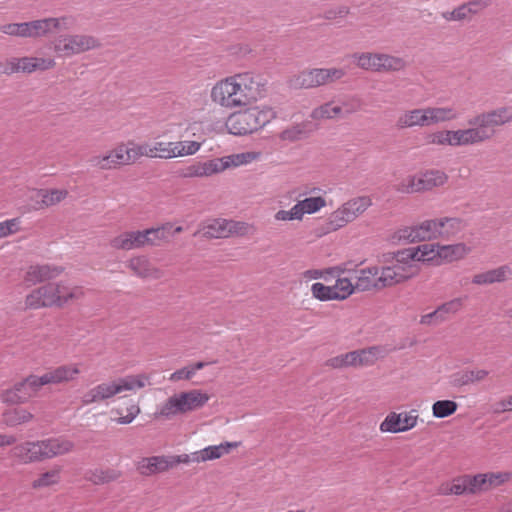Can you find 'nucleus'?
<instances>
[{"label":"nucleus","mask_w":512,"mask_h":512,"mask_svg":"<svg viewBox=\"0 0 512 512\" xmlns=\"http://www.w3.org/2000/svg\"><path fill=\"white\" fill-rule=\"evenodd\" d=\"M275 117L276 113L271 108L260 110L252 107L231 114L226 121V127L233 135H247L258 131Z\"/></svg>","instance_id":"obj_1"},{"label":"nucleus","mask_w":512,"mask_h":512,"mask_svg":"<svg viewBox=\"0 0 512 512\" xmlns=\"http://www.w3.org/2000/svg\"><path fill=\"white\" fill-rule=\"evenodd\" d=\"M147 384H149V377L145 374L129 375L116 381L101 383L83 395L82 403L89 405L94 402H101L122 391L141 389Z\"/></svg>","instance_id":"obj_2"},{"label":"nucleus","mask_w":512,"mask_h":512,"mask_svg":"<svg viewBox=\"0 0 512 512\" xmlns=\"http://www.w3.org/2000/svg\"><path fill=\"white\" fill-rule=\"evenodd\" d=\"M345 74L342 68L335 67L305 69L289 77L287 85L295 90L312 89L336 82L342 79Z\"/></svg>","instance_id":"obj_3"},{"label":"nucleus","mask_w":512,"mask_h":512,"mask_svg":"<svg viewBox=\"0 0 512 512\" xmlns=\"http://www.w3.org/2000/svg\"><path fill=\"white\" fill-rule=\"evenodd\" d=\"M352 58L359 68L377 73L399 72L407 67L402 57L386 53L357 52Z\"/></svg>","instance_id":"obj_4"},{"label":"nucleus","mask_w":512,"mask_h":512,"mask_svg":"<svg viewBox=\"0 0 512 512\" xmlns=\"http://www.w3.org/2000/svg\"><path fill=\"white\" fill-rule=\"evenodd\" d=\"M211 98L215 103L227 108L246 106L252 103L250 97L246 96L240 81L231 79V77L218 82L212 88Z\"/></svg>","instance_id":"obj_5"},{"label":"nucleus","mask_w":512,"mask_h":512,"mask_svg":"<svg viewBox=\"0 0 512 512\" xmlns=\"http://www.w3.org/2000/svg\"><path fill=\"white\" fill-rule=\"evenodd\" d=\"M100 47L99 39L88 34H62L53 41V50L61 57H72Z\"/></svg>","instance_id":"obj_6"},{"label":"nucleus","mask_w":512,"mask_h":512,"mask_svg":"<svg viewBox=\"0 0 512 512\" xmlns=\"http://www.w3.org/2000/svg\"><path fill=\"white\" fill-rule=\"evenodd\" d=\"M371 205L372 200L368 196L353 198L331 214L329 225L333 230L341 228L363 214Z\"/></svg>","instance_id":"obj_7"},{"label":"nucleus","mask_w":512,"mask_h":512,"mask_svg":"<svg viewBox=\"0 0 512 512\" xmlns=\"http://www.w3.org/2000/svg\"><path fill=\"white\" fill-rule=\"evenodd\" d=\"M231 79L240 81L246 96H249L252 102L265 97L267 94L268 80L261 74L245 72L231 76Z\"/></svg>","instance_id":"obj_8"},{"label":"nucleus","mask_w":512,"mask_h":512,"mask_svg":"<svg viewBox=\"0 0 512 512\" xmlns=\"http://www.w3.org/2000/svg\"><path fill=\"white\" fill-rule=\"evenodd\" d=\"M417 420L416 410H411L409 413L390 412L380 424V430L390 433L405 432L414 428Z\"/></svg>","instance_id":"obj_9"},{"label":"nucleus","mask_w":512,"mask_h":512,"mask_svg":"<svg viewBox=\"0 0 512 512\" xmlns=\"http://www.w3.org/2000/svg\"><path fill=\"white\" fill-rule=\"evenodd\" d=\"M59 304V296H56L55 283L43 285L26 296L25 305L29 309L53 307Z\"/></svg>","instance_id":"obj_10"},{"label":"nucleus","mask_w":512,"mask_h":512,"mask_svg":"<svg viewBox=\"0 0 512 512\" xmlns=\"http://www.w3.org/2000/svg\"><path fill=\"white\" fill-rule=\"evenodd\" d=\"M130 156L128 147L125 144L118 145L115 149L104 156H93L89 162L92 166L102 170H109L120 165L129 164Z\"/></svg>","instance_id":"obj_11"},{"label":"nucleus","mask_w":512,"mask_h":512,"mask_svg":"<svg viewBox=\"0 0 512 512\" xmlns=\"http://www.w3.org/2000/svg\"><path fill=\"white\" fill-rule=\"evenodd\" d=\"M12 453L15 458L25 464L47 459L43 440L27 441L16 445Z\"/></svg>","instance_id":"obj_12"},{"label":"nucleus","mask_w":512,"mask_h":512,"mask_svg":"<svg viewBox=\"0 0 512 512\" xmlns=\"http://www.w3.org/2000/svg\"><path fill=\"white\" fill-rule=\"evenodd\" d=\"M64 271L63 267L56 265H32L25 274V282L35 285L58 277Z\"/></svg>","instance_id":"obj_13"},{"label":"nucleus","mask_w":512,"mask_h":512,"mask_svg":"<svg viewBox=\"0 0 512 512\" xmlns=\"http://www.w3.org/2000/svg\"><path fill=\"white\" fill-rule=\"evenodd\" d=\"M468 125L472 127L473 132L480 143L491 139L495 134L496 126L486 112L470 118L468 120Z\"/></svg>","instance_id":"obj_14"},{"label":"nucleus","mask_w":512,"mask_h":512,"mask_svg":"<svg viewBox=\"0 0 512 512\" xmlns=\"http://www.w3.org/2000/svg\"><path fill=\"white\" fill-rule=\"evenodd\" d=\"M143 231L124 232L110 241V245L115 249L132 250L142 248L147 245Z\"/></svg>","instance_id":"obj_15"},{"label":"nucleus","mask_w":512,"mask_h":512,"mask_svg":"<svg viewBox=\"0 0 512 512\" xmlns=\"http://www.w3.org/2000/svg\"><path fill=\"white\" fill-rule=\"evenodd\" d=\"M396 126L398 129L412 128L415 126H430L428 108H417L405 111L398 117Z\"/></svg>","instance_id":"obj_16"},{"label":"nucleus","mask_w":512,"mask_h":512,"mask_svg":"<svg viewBox=\"0 0 512 512\" xmlns=\"http://www.w3.org/2000/svg\"><path fill=\"white\" fill-rule=\"evenodd\" d=\"M225 170V165L220 159H212L206 162H198L186 167L182 176L186 178L211 176Z\"/></svg>","instance_id":"obj_17"},{"label":"nucleus","mask_w":512,"mask_h":512,"mask_svg":"<svg viewBox=\"0 0 512 512\" xmlns=\"http://www.w3.org/2000/svg\"><path fill=\"white\" fill-rule=\"evenodd\" d=\"M129 269L142 279H159L163 276V272L153 266L145 256L133 257L128 261Z\"/></svg>","instance_id":"obj_18"},{"label":"nucleus","mask_w":512,"mask_h":512,"mask_svg":"<svg viewBox=\"0 0 512 512\" xmlns=\"http://www.w3.org/2000/svg\"><path fill=\"white\" fill-rule=\"evenodd\" d=\"M201 235L205 239L227 238V219H211L201 223L194 236Z\"/></svg>","instance_id":"obj_19"},{"label":"nucleus","mask_w":512,"mask_h":512,"mask_svg":"<svg viewBox=\"0 0 512 512\" xmlns=\"http://www.w3.org/2000/svg\"><path fill=\"white\" fill-rule=\"evenodd\" d=\"M184 413L201 409L210 399V396L199 389H193L178 394Z\"/></svg>","instance_id":"obj_20"},{"label":"nucleus","mask_w":512,"mask_h":512,"mask_svg":"<svg viewBox=\"0 0 512 512\" xmlns=\"http://www.w3.org/2000/svg\"><path fill=\"white\" fill-rule=\"evenodd\" d=\"M314 130L315 126L312 122L303 121L287 127L279 134V137L283 141L295 142L309 137Z\"/></svg>","instance_id":"obj_21"},{"label":"nucleus","mask_w":512,"mask_h":512,"mask_svg":"<svg viewBox=\"0 0 512 512\" xmlns=\"http://www.w3.org/2000/svg\"><path fill=\"white\" fill-rule=\"evenodd\" d=\"M20 72L33 73L35 71H46L55 67L56 62L52 58L21 57L19 58Z\"/></svg>","instance_id":"obj_22"},{"label":"nucleus","mask_w":512,"mask_h":512,"mask_svg":"<svg viewBox=\"0 0 512 512\" xmlns=\"http://www.w3.org/2000/svg\"><path fill=\"white\" fill-rule=\"evenodd\" d=\"M511 275V269L507 265L474 275L472 282L477 285L504 282Z\"/></svg>","instance_id":"obj_23"},{"label":"nucleus","mask_w":512,"mask_h":512,"mask_svg":"<svg viewBox=\"0 0 512 512\" xmlns=\"http://www.w3.org/2000/svg\"><path fill=\"white\" fill-rule=\"evenodd\" d=\"M169 468L168 457L165 456L143 458L138 465L140 474L145 476L160 473L168 470Z\"/></svg>","instance_id":"obj_24"},{"label":"nucleus","mask_w":512,"mask_h":512,"mask_svg":"<svg viewBox=\"0 0 512 512\" xmlns=\"http://www.w3.org/2000/svg\"><path fill=\"white\" fill-rule=\"evenodd\" d=\"M471 248L464 243H457L451 245H437V257L444 259L448 262H453L464 258L469 254Z\"/></svg>","instance_id":"obj_25"},{"label":"nucleus","mask_w":512,"mask_h":512,"mask_svg":"<svg viewBox=\"0 0 512 512\" xmlns=\"http://www.w3.org/2000/svg\"><path fill=\"white\" fill-rule=\"evenodd\" d=\"M439 237L450 239L460 233L465 227L466 222L461 218L444 217L438 219Z\"/></svg>","instance_id":"obj_26"},{"label":"nucleus","mask_w":512,"mask_h":512,"mask_svg":"<svg viewBox=\"0 0 512 512\" xmlns=\"http://www.w3.org/2000/svg\"><path fill=\"white\" fill-rule=\"evenodd\" d=\"M378 274L379 270L377 267H369L360 270L355 283L356 290L368 291L371 289H380V287H378Z\"/></svg>","instance_id":"obj_27"},{"label":"nucleus","mask_w":512,"mask_h":512,"mask_svg":"<svg viewBox=\"0 0 512 512\" xmlns=\"http://www.w3.org/2000/svg\"><path fill=\"white\" fill-rule=\"evenodd\" d=\"M43 442L47 458L69 453L74 448L72 441L62 438H50L43 440Z\"/></svg>","instance_id":"obj_28"},{"label":"nucleus","mask_w":512,"mask_h":512,"mask_svg":"<svg viewBox=\"0 0 512 512\" xmlns=\"http://www.w3.org/2000/svg\"><path fill=\"white\" fill-rule=\"evenodd\" d=\"M487 375L488 371L483 369L461 371L452 375L451 384L454 387H462L482 381Z\"/></svg>","instance_id":"obj_29"},{"label":"nucleus","mask_w":512,"mask_h":512,"mask_svg":"<svg viewBox=\"0 0 512 512\" xmlns=\"http://www.w3.org/2000/svg\"><path fill=\"white\" fill-rule=\"evenodd\" d=\"M25 38H42L51 33L48 18L24 22Z\"/></svg>","instance_id":"obj_30"},{"label":"nucleus","mask_w":512,"mask_h":512,"mask_svg":"<svg viewBox=\"0 0 512 512\" xmlns=\"http://www.w3.org/2000/svg\"><path fill=\"white\" fill-rule=\"evenodd\" d=\"M178 414H185L179 395L175 394L167 399V401L154 414L155 418L171 419Z\"/></svg>","instance_id":"obj_31"},{"label":"nucleus","mask_w":512,"mask_h":512,"mask_svg":"<svg viewBox=\"0 0 512 512\" xmlns=\"http://www.w3.org/2000/svg\"><path fill=\"white\" fill-rule=\"evenodd\" d=\"M2 416L4 423L9 427L28 423L33 419V414L23 408L8 409Z\"/></svg>","instance_id":"obj_32"},{"label":"nucleus","mask_w":512,"mask_h":512,"mask_svg":"<svg viewBox=\"0 0 512 512\" xmlns=\"http://www.w3.org/2000/svg\"><path fill=\"white\" fill-rule=\"evenodd\" d=\"M55 292L56 296H59V304H57V307H62L69 301L79 299L83 296V290L81 287H69L64 285L62 282L55 283Z\"/></svg>","instance_id":"obj_33"},{"label":"nucleus","mask_w":512,"mask_h":512,"mask_svg":"<svg viewBox=\"0 0 512 512\" xmlns=\"http://www.w3.org/2000/svg\"><path fill=\"white\" fill-rule=\"evenodd\" d=\"M450 146H467L480 143L470 126L467 129L449 130Z\"/></svg>","instance_id":"obj_34"},{"label":"nucleus","mask_w":512,"mask_h":512,"mask_svg":"<svg viewBox=\"0 0 512 512\" xmlns=\"http://www.w3.org/2000/svg\"><path fill=\"white\" fill-rule=\"evenodd\" d=\"M419 179L420 185L423 186V191H427L443 185L447 181V175L439 170H430L420 174Z\"/></svg>","instance_id":"obj_35"},{"label":"nucleus","mask_w":512,"mask_h":512,"mask_svg":"<svg viewBox=\"0 0 512 512\" xmlns=\"http://www.w3.org/2000/svg\"><path fill=\"white\" fill-rule=\"evenodd\" d=\"M78 373L79 370L76 367L60 366L52 371L46 372L45 375H47L46 381H48L49 384H56L72 380Z\"/></svg>","instance_id":"obj_36"},{"label":"nucleus","mask_w":512,"mask_h":512,"mask_svg":"<svg viewBox=\"0 0 512 512\" xmlns=\"http://www.w3.org/2000/svg\"><path fill=\"white\" fill-rule=\"evenodd\" d=\"M342 112V106L333 105V102H327L315 108L311 112V118L315 120L342 118Z\"/></svg>","instance_id":"obj_37"},{"label":"nucleus","mask_w":512,"mask_h":512,"mask_svg":"<svg viewBox=\"0 0 512 512\" xmlns=\"http://www.w3.org/2000/svg\"><path fill=\"white\" fill-rule=\"evenodd\" d=\"M181 146L180 143L175 142H154L150 144L153 158L170 159L176 157V151Z\"/></svg>","instance_id":"obj_38"},{"label":"nucleus","mask_w":512,"mask_h":512,"mask_svg":"<svg viewBox=\"0 0 512 512\" xmlns=\"http://www.w3.org/2000/svg\"><path fill=\"white\" fill-rule=\"evenodd\" d=\"M417 231L416 238L420 241H426L439 237L438 219L425 220L419 225H415Z\"/></svg>","instance_id":"obj_39"},{"label":"nucleus","mask_w":512,"mask_h":512,"mask_svg":"<svg viewBox=\"0 0 512 512\" xmlns=\"http://www.w3.org/2000/svg\"><path fill=\"white\" fill-rule=\"evenodd\" d=\"M404 281L405 276L397 273L393 266H386L381 269V274L378 276V287L380 289L391 287Z\"/></svg>","instance_id":"obj_40"},{"label":"nucleus","mask_w":512,"mask_h":512,"mask_svg":"<svg viewBox=\"0 0 512 512\" xmlns=\"http://www.w3.org/2000/svg\"><path fill=\"white\" fill-rule=\"evenodd\" d=\"M120 476L121 472L115 469H95L89 472L87 479L95 485H101L116 481Z\"/></svg>","instance_id":"obj_41"},{"label":"nucleus","mask_w":512,"mask_h":512,"mask_svg":"<svg viewBox=\"0 0 512 512\" xmlns=\"http://www.w3.org/2000/svg\"><path fill=\"white\" fill-rule=\"evenodd\" d=\"M429 113L430 125L454 120L458 114L450 107H427Z\"/></svg>","instance_id":"obj_42"},{"label":"nucleus","mask_w":512,"mask_h":512,"mask_svg":"<svg viewBox=\"0 0 512 512\" xmlns=\"http://www.w3.org/2000/svg\"><path fill=\"white\" fill-rule=\"evenodd\" d=\"M172 225L167 223L161 227L149 228L144 230L145 238H147V245H157L159 241L167 240L169 238L170 230Z\"/></svg>","instance_id":"obj_43"},{"label":"nucleus","mask_w":512,"mask_h":512,"mask_svg":"<svg viewBox=\"0 0 512 512\" xmlns=\"http://www.w3.org/2000/svg\"><path fill=\"white\" fill-rule=\"evenodd\" d=\"M384 257L386 262L395 260L396 262L402 264L417 265L415 263L417 262V251H414V248H407L396 252L387 253L384 255Z\"/></svg>","instance_id":"obj_44"},{"label":"nucleus","mask_w":512,"mask_h":512,"mask_svg":"<svg viewBox=\"0 0 512 512\" xmlns=\"http://www.w3.org/2000/svg\"><path fill=\"white\" fill-rule=\"evenodd\" d=\"M357 357L358 354L354 353V351H351L328 359L325 365L334 369L356 367Z\"/></svg>","instance_id":"obj_45"},{"label":"nucleus","mask_w":512,"mask_h":512,"mask_svg":"<svg viewBox=\"0 0 512 512\" xmlns=\"http://www.w3.org/2000/svg\"><path fill=\"white\" fill-rule=\"evenodd\" d=\"M458 404L452 400H438L432 405V413L436 418H445L457 411Z\"/></svg>","instance_id":"obj_46"},{"label":"nucleus","mask_w":512,"mask_h":512,"mask_svg":"<svg viewBox=\"0 0 512 512\" xmlns=\"http://www.w3.org/2000/svg\"><path fill=\"white\" fill-rule=\"evenodd\" d=\"M68 192L66 190L52 189L45 190L41 189L38 191V196L41 197V203L43 206L49 207L61 202L66 198Z\"/></svg>","instance_id":"obj_47"},{"label":"nucleus","mask_w":512,"mask_h":512,"mask_svg":"<svg viewBox=\"0 0 512 512\" xmlns=\"http://www.w3.org/2000/svg\"><path fill=\"white\" fill-rule=\"evenodd\" d=\"M395 190L400 193L412 194L423 191L420 185L419 175L409 176L395 186Z\"/></svg>","instance_id":"obj_48"},{"label":"nucleus","mask_w":512,"mask_h":512,"mask_svg":"<svg viewBox=\"0 0 512 512\" xmlns=\"http://www.w3.org/2000/svg\"><path fill=\"white\" fill-rule=\"evenodd\" d=\"M486 113L490 116L496 127L512 122V107L503 106Z\"/></svg>","instance_id":"obj_49"},{"label":"nucleus","mask_w":512,"mask_h":512,"mask_svg":"<svg viewBox=\"0 0 512 512\" xmlns=\"http://www.w3.org/2000/svg\"><path fill=\"white\" fill-rule=\"evenodd\" d=\"M417 231L415 230V226L412 227H403L396 232H394L391 236V242L393 244H399V243H413V242H419V240L416 238Z\"/></svg>","instance_id":"obj_50"},{"label":"nucleus","mask_w":512,"mask_h":512,"mask_svg":"<svg viewBox=\"0 0 512 512\" xmlns=\"http://www.w3.org/2000/svg\"><path fill=\"white\" fill-rule=\"evenodd\" d=\"M338 297L335 300H344L356 289L348 278H338L335 285L331 286Z\"/></svg>","instance_id":"obj_51"},{"label":"nucleus","mask_w":512,"mask_h":512,"mask_svg":"<svg viewBox=\"0 0 512 512\" xmlns=\"http://www.w3.org/2000/svg\"><path fill=\"white\" fill-rule=\"evenodd\" d=\"M311 292L313 297L320 301L335 300V297H338L331 286H326L320 282L312 284Z\"/></svg>","instance_id":"obj_52"},{"label":"nucleus","mask_w":512,"mask_h":512,"mask_svg":"<svg viewBox=\"0 0 512 512\" xmlns=\"http://www.w3.org/2000/svg\"><path fill=\"white\" fill-rule=\"evenodd\" d=\"M256 155L254 153H240V154H233L229 155L223 158H219L221 160V163L225 165V169L231 167V166H239L245 163L250 162L251 160L255 159Z\"/></svg>","instance_id":"obj_53"},{"label":"nucleus","mask_w":512,"mask_h":512,"mask_svg":"<svg viewBox=\"0 0 512 512\" xmlns=\"http://www.w3.org/2000/svg\"><path fill=\"white\" fill-rule=\"evenodd\" d=\"M463 306L462 298H454L448 302H445L437 307V310L441 317H443V322L448 319L449 315L456 314Z\"/></svg>","instance_id":"obj_54"},{"label":"nucleus","mask_w":512,"mask_h":512,"mask_svg":"<svg viewBox=\"0 0 512 512\" xmlns=\"http://www.w3.org/2000/svg\"><path fill=\"white\" fill-rule=\"evenodd\" d=\"M486 474L466 475L469 494L487 491Z\"/></svg>","instance_id":"obj_55"},{"label":"nucleus","mask_w":512,"mask_h":512,"mask_svg":"<svg viewBox=\"0 0 512 512\" xmlns=\"http://www.w3.org/2000/svg\"><path fill=\"white\" fill-rule=\"evenodd\" d=\"M60 471L58 469L50 470L43 473L38 479L34 480L32 487L37 489L41 487H48L59 482Z\"/></svg>","instance_id":"obj_56"},{"label":"nucleus","mask_w":512,"mask_h":512,"mask_svg":"<svg viewBox=\"0 0 512 512\" xmlns=\"http://www.w3.org/2000/svg\"><path fill=\"white\" fill-rule=\"evenodd\" d=\"M253 229L251 225L241 221L227 220V238L231 236H245Z\"/></svg>","instance_id":"obj_57"},{"label":"nucleus","mask_w":512,"mask_h":512,"mask_svg":"<svg viewBox=\"0 0 512 512\" xmlns=\"http://www.w3.org/2000/svg\"><path fill=\"white\" fill-rule=\"evenodd\" d=\"M129 151V164L134 163L136 160H138L142 156H147L153 158L152 150L150 148L149 143H143V144H134L132 143V147L128 148Z\"/></svg>","instance_id":"obj_58"},{"label":"nucleus","mask_w":512,"mask_h":512,"mask_svg":"<svg viewBox=\"0 0 512 512\" xmlns=\"http://www.w3.org/2000/svg\"><path fill=\"white\" fill-rule=\"evenodd\" d=\"M343 112L342 118H346L349 115L358 112L362 108V100L356 96L345 99L341 102Z\"/></svg>","instance_id":"obj_59"},{"label":"nucleus","mask_w":512,"mask_h":512,"mask_svg":"<svg viewBox=\"0 0 512 512\" xmlns=\"http://www.w3.org/2000/svg\"><path fill=\"white\" fill-rule=\"evenodd\" d=\"M436 250L437 245L435 244H423L414 248V251H417V262L433 260L437 256Z\"/></svg>","instance_id":"obj_60"},{"label":"nucleus","mask_w":512,"mask_h":512,"mask_svg":"<svg viewBox=\"0 0 512 512\" xmlns=\"http://www.w3.org/2000/svg\"><path fill=\"white\" fill-rule=\"evenodd\" d=\"M48 23L51 32L53 30H69L74 26L75 20L70 16H63L59 18L49 17Z\"/></svg>","instance_id":"obj_61"},{"label":"nucleus","mask_w":512,"mask_h":512,"mask_svg":"<svg viewBox=\"0 0 512 512\" xmlns=\"http://www.w3.org/2000/svg\"><path fill=\"white\" fill-rule=\"evenodd\" d=\"M377 350H378L377 347H370L368 349L355 350L354 353L358 354V357L356 358V367L372 365L374 363V356H375Z\"/></svg>","instance_id":"obj_62"},{"label":"nucleus","mask_w":512,"mask_h":512,"mask_svg":"<svg viewBox=\"0 0 512 512\" xmlns=\"http://www.w3.org/2000/svg\"><path fill=\"white\" fill-rule=\"evenodd\" d=\"M300 202L305 210V213H307V214H312V213L317 212L322 207H324L326 204L325 199L321 196L309 197Z\"/></svg>","instance_id":"obj_63"},{"label":"nucleus","mask_w":512,"mask_h":512,"mask_svg":"<svg viewBox=\"0 0 512 512\" xmlns=\"http://www.w3.org/2000/svg\"><path fill=\"white\" fill-rule=\"evenodd\" d=\"M47 375L43 374L42 376L30 375L26 377L23 381L28 386L29 391L32 392V397L36 395L38 390L44 386L49 384L46 381Z\"/></svg>","instance_id":"obj_64"}]
</instances>
